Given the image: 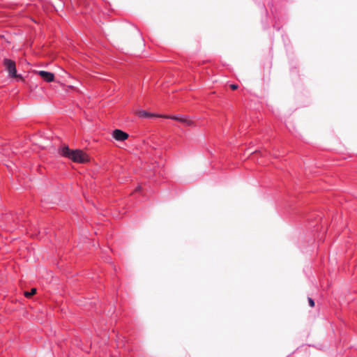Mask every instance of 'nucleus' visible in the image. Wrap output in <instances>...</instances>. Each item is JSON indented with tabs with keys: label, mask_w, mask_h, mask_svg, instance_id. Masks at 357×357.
I'll use <instances>...</instances> for the list:
<instances>
[{
	"label": "nucleus",
	"mask_w": 357,
	"mask_h": 357,
	"mask_svg": "<svg viewBox=\"0 0 357 357\" xmlns=\"http://www.w3.org/2000/svg\"><path fill=\"white\" fill-rule=\"evenodd\" d=\"M36 293V289L33 288L31 289V291H25L24 296L27 298L31 297V296L34 295Z\"/></svg>",
	"instance_id": "0eeeda50"
},
{
	"label": "nucleus",
	"mask_w": 357,
	"mask_h": 357,
	"mask_svg": "<svg viewBox=\"0 0 357 357\" xmlns=\"http://www.w3.org/2000/svg\"><path fill=\"white\" fill-rule=\"evenodd\" d=\"M112 136L117 141H124L128 138V135L126 132L119 129L113 131Z\"/></svg>",
	"instance_id": "20e7f679"
},
{
	"label": "nucleus",
	"mask_w": 357,
	"mask_h": 357,
	"mask_svg": "<svg viewBox=\"0 0 357 357\" xmlns=\"http://www.w3.org/2000/svg\"><path fill=\"white\" fill-rule=\"evenodd\" d=\"M308 302L310 307L314 306V301L311 298H308Z\"/></svg>",
	"instance_id": "6e6552de"
},
{
	"label": "nucleus",
	"mask_w": 357,
	"mask_h": 357,
	"mask_svg": "<svg viewBox=\"0 0 357 357\" xmlns=\"http://www.w3.org/2000/svg\"><path fill=\"white\" fill-rule=\"evenodd\" d=\"M59 153L75 162L85 163L89 161V155L80 149L70 150L67 145H63L59 149Z\"/></svg>",
	"instance_id": "f257e3e1"
},
{
	"label": "nucleus",
	"mask_w": 357,
	"mask_h": 357,
	"mask_svg": "<svg viewBox=\"0 0 357 357\" xmlns=\"http://www.w3.org/2000/svg\"><path fill=\"white\" fill-rule=\"evenodd\" d=\"M160 116L163 117V118L174 119V120L180 121L182 123H183L188 126H195V122L193 121H192L191 119H189L187 118L178 117L177 116H167V115H163V116Z\"/></svg>",
	"instance_id": "7ed1b4c3"
},
{
	"label": "nucleus",
	"mask_w": 357,
	"mask_h": 357,
	"mask_svg": "<svg viewBox=\"0 0 357 357\" xmlns=\"http://www.w3.org/2000/svg\"><path fill=\"white\" fill-rule=\"evenodd\" d=\"M136 114L139 116V117H142V118H144V117H151V116H158V117H161L160 116L161 115H154L153 114H151V113H149L146 111H143V110H139V111H137L136 112Z\"/></svg>",
	"instance_id": "423d86ee"
},
{
	"label": "nucleus",
	"mask_w": 357,
	"mask_h": 357,
	"mask_svg": "<svg viewBox=\"0 0 357 357\" xmlns=\"http://www.w3.org/2000/svg\"><path fill=\"white\" fill-rule=\"evenodd\" d=\"M238 85L237 84H231L230 85V88L232 89V90H236L238 89Z\"/></svg>",
	"instance_id": "1a4fd4ad"
},
{
	"label": "nucleus",
	"mask_w": 357,
	"mask_h": 357,
	"mask_svg": "<svg viewBox=\"0 0 357 357\" xmlns=\"http://www.w3.org/2000/svg\"><path fill=\"white\" fill-rule=\"evenodd\" d=\"M136 190H137V191L140 190V187L137 188Z\"/></svg>",
	"instance_id": "9d476101"
},
{
	"label": "nucleus",
	"mask_w": 357,
	"mask_h": 357,
	"mask_svg": "<svg viewBox=\"0 0 357 357\" xmlns=\"http://www.w3.org/2000/svg\"><path fill=\"white\" fill-rule=\"evenodd\" d=\"M37 73L41 77V78H43L45 81L47 82L54 81V75L52 73L44 70H40L37 72Z\"/></svg>",
	"instance_id": "39448f33"
},
{
	"label": "nucleus",
	"mask_w": 357,
	"mask_h": 357,
	"mask_svg": "<svg viewBox=\"0 0 357 357\" xmlns=\"http://www.w3.org/2000/svg\"><path fill=\"white\" fill-rule=\"evenodd\" d=\"M3 64L6 67V70L8 71L9 75L11 77L18 78L20 79L23 80L22 77L20 75L17 74L15 61L8 59H5L3 60Z\"/></svg>",
	"instance_id": "f03ea898"
}]
</instances>
